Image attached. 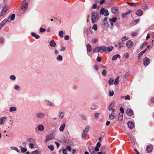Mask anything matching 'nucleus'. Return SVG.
<instances>
[{
	"instance_id": "obj_1",
	"label": "nucleus",
	"mask_w": 154,
	"mask_h": 154,
	"mask_svg": "<svg viewBox=\"0 0 154 154\" xmlns=\"http://www.w3.org/2000/svg\"><path fill=\"white\" fill-rule=\"evenodd\" d=\"M99 18L98 14L97 13L93 12L92 14L91 21L94 23L97 21Z\"/></svg>"
},
{
	"instance_id": "obj_2",
	"label": "nucleus",
	"mask_w": 154,
	"mask_h": 154,
	"mask_svg": "<svg viewBox=\"0 0 154 154\" xmlns=\"http://www.w3.org/2000/svg\"><path fill=\"white\" fill-rule=\"evenodd\" d=\"M28 5L27 3L25 1H23L22 3L21 9L23 11L26 10L27 8Z\"/></svg>"
},
{
	"instance_id": "obj_3",
	"label": "nucleus",
	"mask_w": 154,
	"mask_h": 154,
	"mask_svg": "<svg viewBox=\"0 0 154 154\" xmlns=\"http://www.w3.org/2000/svg\"><path fill=\"white\" fill-rule=\"evenodd\" d=\"M134 45L133 42L131 40H128L126 43V46L128 48H131Z\"/></svg>"
},
{
	"instance_id": "obj_4",
	"label": "nucleus",
	"mask_w": 154,
	"mask_h": 154,
	"mask_svg": "<svg viewBox=\"0 0 154 154\" xmlns=\"http://www.w3.org/2000/svg\"><path fill=\"white\" fill-rule=\"evenodd\" d=\"M100 13L101 14H103L105 16H107L109 14L108 10L105 9L104 8L101 9Z\"/></svg>"
},
{
	"instance_id": "obj_5",
	"label": "nucleus",
	"mask_w": 154,
	"mask_h": 154,
	"mask_svg": "<svg viewBox=\"0 0 154 154\" xmlns=\"http://www.w3.org/2000/svg\"><path fill=\"white\" fill-rule=\"evenodd\" d=\"M115 102L112 101L109 106V111H112V112H114L115 111V109L113 108L114 106Z\"/></svg>"
},
{
	"instance_id": "obj_6",
	"label": "nucleus",
	"mask_w": 154,
	"mask_h": 154,
	"mask_svg": "<svg viewBox=\"0 0 154 154\" xmlns=\"http://www.w3.org/2000/svg\"><path fill=\"white\" fill-rule=\"evenodd\" d=\"M143 61L144 66H146L149 64L150 60L147 57H145L143 59Z\"/></svg>"
},
{
	"instance_id": "obj_7",
	"label": "nucleus",
	"mask_w": 154,
	"mask_h": 154,
	"mask_svg": "<svg viewBox=\"0 0 154 154\" xmlns=\"http://www.w3.org/2000/svg\"><path fill=\"white\" fill-rule=\"evenodd\" d=\"M107 17H105L103 20L102 22V24L103 26V28L105 27L106 26H107L108 24V23L107 22Z\"/></svg>"
},
{
	"instance_id": "obj_8",
	"label": "nucleus",
	"mask_w": 154,
	"mask_h": 154,
	"mask_svg": "<svg viewBox=\"0 0 154 154\" xmlns=\"http://www.w3.org/2000/svg\"><path fill=\"white\" fill-rule=\"evenodd\" d=\"M54 136L52 134H50L48 135L45 140V141L47 142L49 140H52L53 139Z\"/></svg>"
},
{
	"instance_id": "obj_9",
	"label": "nucleus",
	"mask_w": 154,
	"mask_h": 154,
	"mask_svg": "<svg viewBox=\"0 0 154 154\" xmlns=\"http://www.w3.org/2000/svg\"><path fill=\"white\" fill-rule=\"evenodd\" d=\"M89 151L90 153L91 154H96L95 152L94 151V147L92 146H89L88 147Z\"/></svg>"
},
{
	"instance_id": "obj_10",
	"label": "nucleus",
	"mask_w": 154,
	"mask_h": 154,
	"mask_svg": "<svg viewBox=\"0 0 154 154\" xmlns=\"http://www.w3.org/2000/svg\"><path fill=\"white\" fill-rule=\"evenodd\" d=\"M153 147L152 145L149 144L148 145L146 148V150L147 153L151 152L152 150Z\"/></svg>"
},
{
	"instance_id": "obj_11",
	"label": "nucleus",
	"mask_w": 154,
	"mask_h": 154,
	"mask_svg": "<svg viewBox=\"0 0 154 154\" xmlns=\"http://www.w3.org/2000/svg\"><path fill=\"white\" fill-rule=\"evenodd\" d=\"M8 6L7 5H6L5 6L4 8L1 11V16H3L5 14L6 11L8 10Z\"/></svg>"
},
{
	"instance_id": "obj_12",
	"label": "nucleus",
	"mask_w": 154,
	"mask_h": 154,
	"mask_svg": "<svg viewBox=\"0 0 154 154\" xmlns=\"http://www.w3.org/2000/svg\"><path fill=\"white\" fill-rule=\"evenodd\" d=\"M128 125L129 128L132 129L134 126V124L132 122L130 121L128 122Z\"/></svg>"
},
{
	"instance_id": "obj_13",
	"label": "nucleus",
	"mask_w": 154,
	"mask_h": 154,
	"mask_svg": "<svg viewBox=\"0 0 154 154\" xmlns=\"http://www.w3.org/2000/svg\"><path fill=\"white\" fill-rule=\"evenodd\" d=\"M7 119L6 117H2L0 119V125H2L4 124L5 122Z\"/></svg>"
},
{
	"instance_id": "obj_14",
	"label": "nucleus",
	"mask_w": 154,
	"mask_h": 154,
	"mask_svg": "<svg viewBox=\"0 0 154 154\" xmlns=\"http://www.w3.org/2000/svg\"><path fill=\"white\" fill-rule=\"evenodd\" d=\"M99 52L102 53L104 51H106V47L105 46L99 47Z\"/></svg>"
},
{
	"instance_id": "obj_15",
	"label": "nucleus",
	"mask_w": 154,
	"mask_h": 154,
	"mask_svg": "<svg viewBox=\"0 0 154 154\" xmlns=\"http://www.w3.org/2000/svg\"><path fill=\"white\" fill-rule=\"evenodd\" d=\"M127 114L129 116H131L133 114V111L130 109H128L126 111Z\"/></svg>"
},
{
	"instance_id": "obj_16",
	"label": "nucleus",
	"mask_w": 154,
	"mask_h": 154,
	"mask_svg": "<svg viewBox=\"0 0 154 154\" xmlns=\"http://www.w3.org/2000/svg\"><path fill=\"white\" fill-rule=\"evenodd\" d=\"M7 20L5 19L0 23V30L7 22Z\"/></svg>"
},
{
	"instance_id": "obj_17",
	"label": "nucleus",
	"mask_w": 154,
	"mask_h": 154,
	"mask_svg": "<svg viewBox=\"0 0 154 154\" xmlns=\"http://www.w3.org/2000/svg\"><path fill=\"white\" fill-rule=\"evenodd\" d=\"M118 10V8L116 7H113L111 9V12L113 14L116 13L117 12Z\"/></svg>"
},
{
	"instance_id": "obj_18",
	"label": "nucleus",
	"mask_w": 154,
	"mask_h": 154,
	"mask_svg": "<svg viewBox=\"0 0 154 154\" xmlns=\"http://www.w3.org/2000/svg\"><path fill=\"white\" fill-rule=\"evenodd\" d=\"M87 52H90L92 51V47L91 46L90 44H88L86 45Z\"/></svg>"
},
{
	"instance_id": "obj_19",
	"label": "nucleus",
	"mask_w": 154,
	"mask_h": 154,
	"mask_svg": "<svg viewBox=\"0 0 154 154\" xmlns=\"http://www.w3.org/2000/svg\"><path fill=\"white\" fill-rule=\"evenodd\" d=\"M136 14L138 16H141L143 14V11L141 10H138L136 12Z\"/></svg>"
},
{
	"instance_id": "obj_20",
	"label": "nucleus",
	"mask_w": 154,
	"mask_h": 154,
	"mask_svg": "<svg viewBox=\"0 0 154 154\" xmlns=\"http://www.w3.org/2000/svg\"><path fill=\"white\" fill-rule=\"evenodd\" d=\"M37 117L39 119L43 118L44 116V114L42 113H38L37 114Z\"/></svg>"
},
{
	"instance_id": "obj_21",
	"label": "nucleus",
	"mask_w": 154,
	"mask_h": 154,
	"mask_svg": "<svg viewBox=\"0 0 154 154\" xmlns=\"http://www.w3.org/2000/svg\"><path fill=\"white\" fill-rule=\"evenodd\" d=\"M65 126L66 125L64 123H63L62 125H61L59 128L60 131L61 132L63 131L64 130Z\"/></svg>"
},
{
	"instance_id": "obj_22",
	"label": "nucleus",
	"mask_w": 154,
	"mask_h": 154,
	"mask_svg": "<svg viewBox=\"0 0 154 154\" xmlns=\"http://www.w3.org/2000/svg\"><path fill=\"white\" fill-rule=\"evenodd\" d=\"M119 76H118L115 80L114 84L116 85H117L119 84Z\"/></svg>"
},
{
	"instance_id": "obj_23",
	"label": "nucleus",
	"mask_w": 154,
	"mask_h": 154,
	"mask_svg": "<svg viewBox=\"0 0 154 154\" xmlns=\"http://www.w3.org/2000/svg\"><path fill=\"white\" fill-rule=\"evenodd\" d=\"M113 113V112H112L109 115V118L111 119H114L116 116L115 114Z\"/></svg>"
},
{
	"instance_id": "obj_24",
	"label": "nucleus",
	"mask_w": 154,
	"mask_h": 154,
	"mask_svg": "<svg viewBox=\"0 0 154 154\" xmlns=\"http://www.w3.org/2000/svg\"><path fill=\"white\" fill-rule=\"evenodd\" d=\"M38 130L41 131H43L44 129V127L43 125H39L38 127Z\"/></svg>"
},
{
	"instance_id": "obj_25",
	"label": "nucleus",
	"mask_w": 154,
	"mask_h": 154,
	"mask_svg": "<svg viewBox=\"0 0 154 154\" xmlns=\"http://www.w3.org/2000/svg\"><path fill=\"white\" fill-rule=\"evenodd\" d=\"M56 45V43L55 41L53 40H52L50 42V46L51 47H54Z\"/></svg>"
},
{
	"instance_id": "obj_26",
	"label": "nucleus",
	"mask_w": 154,
	"mask_h": 154,
	"mask_svg": "<svg viewBox=\"0 0 154 154\" xmlns=\"http://www.w3.org/2000/svg\"><path fill=\"white\" fill-rule=\"evenodd\" d=\"M120 56L119 54H117L112 57V60H115L117 58H120Z\"/></svg>"
},
{
	"instance_id": "obj_27",
	"label": "nucleus",
	"mask_w": 154,
	"mask_h": 154,
	"mask_svg": "<svg viewBox=\"0 0 154 154\" xmlns=\"http://www.w3.org/2000/svg\"><path fill=\"white\" fill-rule=\"evenodd\" d=\"M131 10H130L126 13L123 14H122V18H123L125 17L126 15L127 14H130L131 13Z\"/></svg>"
},
{
	"instance_id": "obj_28",
	"label": "nucleus",
	"mask_w": 154,
	"mask_h": 154,
	"mask_svg": "<svg viewBox=\"0 0 154 154\" xmlns=\"http://www.w3.org/2000/svg\"><path fill=\"white\" fill-rule=\"evenodd\" d=\"M146 50V49L144 50L141 52L138 55V58H140V57L143 55V54L145 52Z\"/></svg>"
},
{
	"instance_id": "obj_29",
	"label": "nucleus",
	"mask_w": 154,
	"mask_h": 154,
	"mask_svg": "<svg viewBox=\"0 0 154 154\" xmlns=\"http://www.w3.org/2000/svg\"><path fill=\"white\" fill-rule=\"evenodd\" d=\"M89 128L90 127L89 126H86L84 130H83V132L87 133L89 131Z\"/></svg>"
},
{
	"instance_id": "obj_30",
	"label": "nucleus",
	"mask_w": 154,
	"mask_h": 154,
	"mask_svg": "<svg viewBox=\"0 0 154 154\" xmlns=\"http://www.w3.org/2000/svg\"><path fill=\"white\" fill-rule=\"evenodd\" d=\"M123 118V113H120L119 116L118 120L119 121H121L122 120Z\"/></svg>"
},
{
	"instance_id": "obj_31",
	"label": "nucleus",
	"mask_w": 154,
	"mask_h": 154,
	"mask_svg": "<svg viewBox=\"0 0 154 154\" xmlns=\"http://www.w3.org/2000/svg\"><path fill=\"white\" fill-rule=\"evenodd\" d=\"M114 47L113 46H110V47H106V51H108L109 52H111L113 49V48Z\"/></svg>"
},
{
	"instance_id": "obj_32",
	"label": "nucleus",
	"mask_w": 154,
	"mask_h": 154,
	"mask_svg": "<svg viewBox=\"0 0 154 154\" xmlns=\"http://www.w3.org/2000/svg\"><path fill=\"white\" fill-rule=\"evenodd\" d=\"M99 47H96L93 49V53L99 52Z\"/></svg>"
},
{
	"instance_id": "obj_33",
	"label": "nucleus",
	"mask_w": 154,
	"mask_h": 154,
	"mask_svg": "<svg viewBox=\"0 0 154 154\" xmlns=\"http://www.w3.org/2000/svg\"><path fill=\"white\" fill-rule=\"evenodd\" d=\"M138 34L137 32H131V35L132 37L136 36Z\"/></svg>"
},
{
	"instance_id": "obj_34",
	"label": "nucleus",
	"mask_w": 154,
	"mask_h": 154,
	"mask_svg": "<svg viewBox=\"0 0 154 154\" xmlns=\"http://www.w3.org/2000/svg\"><path fill=\"white\" fill-rule=\"evenodd\" d=\"M117 19L116 17H114L111 19L109 18V20L110 22H113V23H115L116 22V21Z\"/></svg>"
},
{
	"instance_id": "obj_35",
	"label": "nucleus",
	"mask_w": 154,
	"mask_h": 154,
	"mask_svg": "<svg viewBox=\"0 0 154 154\" xmlns=\"http://www.w3.org/2000/svg\"><path fill=\"white\" fill-rule=\"evenodd\" d=\"M31 35L33 36L34 37L38 39L40 37L39 35H38L35 34V33L32 32L31 33Z\"/></svg>"
},
{
	"instance_id": "obj_36",
	"label": "nucleus",
	"mask_w": 154,
	"mask_h": 154,
	"mask_svg": "<svg viewBox=\"0 0 154 154\" xmlns=\"http://www.w3.org/2000/svg\"><path fill=\"white\" fill-rule=\"evenodd\" d=\"M28 140L29 141L30 143H32L33 144L35 143V141L33 138H29Z\"/></svg>"
},
{
	"instance_id": "obj_37",
	"label": "nucleus",
	"mask_w": 154,
	"mask_h": 154,
	"mask_svg": "<svg viewBox=\"0 0 154 154\" xmlns=\"http://www.w3.org/2000/svg\"><path fill=\"white\" fill-rule=\"evenodd\" d=\"M114 79L112 78H110L109 81V84L110 85H112L113 84V82Z\"/></svg>"
},
{
	"instance_id": "obj_38",
	"label": "nucleus",
	"mask_w": 154,
	"mask_h": 154,
	"mask_svg": "<svg viewBox=\"0 0 154 154\" xmlns=\"http://www.w3.org/2000/svg\"><path fill=\"white\" fill-rule=\"evenodd\" d=\"M16 108L15 107H11L10 108L9 111L11 112H12L13 111H16Z\"/></svg>"
},
{
	"instance_id": "obj_39",
	"label": "nucleus",
	"mask_w": 154,
	"mask_h": 154,
	"mask_svg": "<svg viewBox=\"0 0 154 154\" xmlns=\"http://www.w3.org/2000/svg\"><path fill=\"white\" fill-rule=\"evenodd\" d=\"M32 154H40V152L38 150H36L32 152Z\"/></svg>"
},
{
	"instance_id": "obj_40",
	"label": "nucleus",
	"mask_w": 154,
	"mask_h": 154,
	"mask_svg": "<svg viewBox=\"0 0 154 154\" xmlns=\"http://www.w3.org/2000/svg\"><path fill=\"white\" fill-rule=\"evenodd\" d=\"M131 74V72L130 71L127 72L124 76V78H127L129 77Z\"/></svg>"
},
{
	"instance_id": "obj_41",
	"label": "nucleus",
	"mask_w": 154,
	"mask_h": 154,
	"mask_svg": "<svg viewBox=\"0 0 154 154\" xmlns=\"http://www.w3.org/2000/svg\"><path fill=\"white\" fill-rule=\"evenodd\" d=\"M64 116V113L63 112H60L59 116V118L60 119H61L63 118Z\"/></svg>"
},
{
	"instance_id": "obj_42",
	"label": "nucleus",
	"mask_w": 154,
	"mask_h": 154,
	"mask_svg": "<svg viewBox=\"0 0 154 154\" xmlns=\"http://www.w3.org/2000/svg\"><path fill=\"white\" fill-rule=\"evenodd\" d=\"M87 133L83 132L82 134V137L83 139H85L87 136Z\"/></svg>"
},
{
	"instance_id": "obj_43",
	"label": "nucleus",
	"mask_w": 154,
	"mask_h": 154,
	"mask_svg": "<svg viewBox=\"0 0 154 154\" xmlns=\"http://www.w3.org/2000/svg\"><path fill=\"white\" fill-rule=\"evenodd\" d=\"M49 149L51 151H53L54 150V147L52 145L48 146Z\"/></svg>"
},
{
	"instance_id": "obj_44",
	"label": "nucleus",
	"mask_w": 154,
	"mask_h": 154,
	"mask_svg": "<svg viewBox=\"0 0 154 154\" xmlns=\"http://www.w3.org/2000/svg\"><path fill=\"white\" fill-rule=\"evenodd\" d=\"M63 33L62 31H60L59 32V35L61 38H62L63 36Z\"/></svg>"
},
{
	"instance_id": "obj_45",
	"label": "nucleus",
	"mask_w": 154,
	"mask_h": 154,
	"mask_svg": "<svg viewBox=\"0 0 154 154\" xmlns=\"http://www.w3.org/2000/svg\"><path fill=\"white\" fill-rule=\"evenodd\" d=\"M128 5L131 6H137V4L136 3H130L128 2Z\"/></svg>"
},
{
	"instance_id": "obj_46",
	"label": "nucleus",
	"mask_w": 154,
	"mask_h": 154,
	"mask_svg": "<svg viewBox=\"0 0 154 154\" xmlns=\"http://www.w3.org/2000/svg\"><path fill=\"white\" fill-rule=\"evenodd\" d=\"M107 74V72L106 70L103 69L102 72V75L103 76H105Z\"/></svg>"
},
{
	"instance_id": "obj_47",
	"label": "nucleus",
	"mask_w": 154,
	"mask_h": 154,
	"mask_svg": "<svg viewBox=\"0 0 154 154\" xmlns=\"http://www.w3.org/2000/svg\"><path fill=\"white\" fill-rule=\"evenodd\" d=\"M129 38L126 37L125 36H124L122 38V42H124L125 41L128 39Z\"/></svg>"
},
{
	"instance_id": "obj_48",
	"label": "nucleus",
	"mask_w": 154,
	"mask_h": 154,
	"mask_svg": "<svg viewBox=\"0 0 154 154\" xmlns=\"http://www.w3.org/2000/svg\"><path fill=\"white\" fill-rule=\"evenodd\" d=\"M119 47L118 48L120 49L121 47H123V43L119 42L118 43Z\"/></svg>"
},
{
	"instance_id": "obj_49",
	"label": "nucleus",
	"mask_w": 154,
	"mask_h": 154,
	"mask_svg": "<svg viewBox=\"0 0 154 154\" xmlns=\"http://www.w3.org/2000/svg\"><path fill=\"white\" fill-rule=\"evenodd\" d=\"M62 152L63 154H68L67 153V151L66 149H62Z\"/></svg>"
},
{
	"instance_id": "obj_50",
	"label": "nucleus",
	"mask_w": 154,
	"mask_h": 154,
	"mask_svg": "<svg viewBox=\"0 0 154 154\" xmlns=\"http://www.w3.org/2000/svg\"><path fill=\"white\" fill-rule=\"evenodd\" d=\"M27 151L26 148H22L21 149V151L22 152H25Z\"/></svg>"
},
{
	"instance_id": "obj_51",
	"label": "nucleus",
	"mask_w": 154,
	"mask_h": 154,
	"mask_svg": "<svg viewBox=\"0 0 154 154\" xmlns=\"http://www.w3.org/2000/svg\"><path fill=\"white\" fill-rule=\"evenodd\" d=\"M96 31L97 29V26L96 24H94L93 25V28Z\"/></svg>"
},
{
	"instance_id": "obj_52",
	"label": "nucleus",
	"mask_w": 154,
	"mask_h": 154,
	"mask_svg": "<svg viewBox=\"0 0 154 154\" xmlns=\"http://www.w3.org/2000/svg\"><path fill=\"white\" fill-rule=\"evenodd\" d=\"M15 14H13L11 16V19L12 20H14L15 19Z\"/></svg>"
},
{
	"instance_id": "obj_53",
	"label": "nucleus",
	"mask_w": 154,
	"mask_h": 154,
	"mask_svg": "<svg viewBox=\"0 0 154 154\" xmlns=\"http://www.w3.org/2000/svg\"><path fill=\"white\" fill-rule=\"evenodd\" d=\"M12 149L15 150H16V151L18 152H19V150L16 147H12Z\"/></svg>"
},
{
	"instance_id": "obj_54",
	"label": "nucleus",
	"mask_w": 154,
	"mask_h": 154,
	"mask_svg": "<svg viewBox=\"0 0 154 154\" xmlns=\"http://www.w3.org/2000/svg\"><path fill=\"white\" fill-rule=\"evenodd\" d=\"M114 94V92L113 91H109V95L110 96H113Z\"/></svg>"
},
{
	"instance_id": "obj_55",
	"label": "nucleus",
	"mask_w": 154,
	"mask_h": 154,
	"mask_svg": "<svg viewBox=\"0 0 154 154\" xmlns=\"http://www.w3.org/2000/svg\"><path fill=\"white\" fill-rule=\"evenodd\" d=\"M57 59L59 60H61L62 59V57L61 55H59L57 57Z\"/></svg>"
},
{
	"instance_id": "obj_56",
	"label": "nucleus",
	"mask_w": 154,
	"mask_h": 154,
	"mask_svg": "<svg viewBox=\"0 0 154 154\" xmlns=\"http://www.w3.org/2000/svg\"><path fill=\"white\" fill-rule=\"evenodd\" d=\"M66 149L68 150L69 151H70L72 149L71 147L69 146H68L66 147Z\"/></svg>"
},
{
	"instance_id": "obj_57",
	"label": "nucleus",
	"mask_w": 154,
	"mask_h": 154,
	"mask_svg": "<svg viewBox=\"0 0 154 154\" xmlns=\"http://www.w3.org/2000/svg\"><path fill=\"white\" fill-rule=\"evenodd\" d=\"M46 31V29H45L42 28H40V32H45Z\"/></svg>"
},
{
	"instance_id": "obj_58",
	"label": "nucleus",
	"mask_w": 154,
	"mask_h": 154,
	"mask_svg": "<svg viewBox=\"0 0 154 154\" xmlns=\"http://www.w3.org/2000/svg\"><path fill=\"white\" fill-rule=\"evenodd\" d=\"M120 111L121 112V113H123L124 112V109L122 107H121L119 109Z\"/></svg>"
},
{
	"instance_id": "obj_59",
	"label": "nucleus",
	"mask_w": 154,
	"mask_h": 154,
	"mask_svg": "<svg viewBox=\"0 0 154 154\" xmlns=\"http://www.w3.org/2000/svg\"><path fill=\"white\" fill-rule=\"evenodd\" d=\"M125 97V100H130V97L129 95H127L126 96H124Z\"/></svg>"
},
{
	"instance_id": "obj_60",
	"label": "nucleus",
	"mask_w": 154,
	"mask_h": 154,
	"mask_svg": "<svg viewBox=\"0 0 154 154\" xmlns=\"http://www.w3.org/2000/svg\"><path fill=\"white\" fill-rule=\"evenodd\" d=\"M64 38L65 40H67L69 38V36L68 35H66L65 36Z\"/></svg>"
},
{
	"instance_id": "obj_61",
	"label": "nucleus",
	"mask_w": 154,
	"mask_h": 154,
	"mask_svg": "<svg viewBox=\"0 0 154 154\" xmlns=\"http://www.w3.org/2000/svg\"><path fill=\"white\" fill-rule=\"evenodd\" d=\"M81 117L84 120H85L86 119V117L84 115H80Z\"/></svg>"
},
{
	"instance_id": "obj_62",
	"label": "nucleus",
	"mask_w": 154,
	"mask_h": 154,
	"mask_svg": "<svg viewBox=\"0 0 154 154\" xmlns=\"http://www.w3.org/2000/svg\"><path fill=\"white\" fill-rule=\"evenodd\" d=\"M29 147L30 148H32L34 147V145L32 143H30L29 145Z\"/></svg>"
},
{
	"instance_id": "obj_63",
	"label": "nucleus",
	"mask_w": 154,
	"mask_h": 154,
	"mask_svg": "<svg viewBox=\"0 0 154 154\" xmlns=\"http://www.w3.org/2000/svg\"><path fill=\"white\" fill-rule=\"evenodd\" d=\"M15 76L14 75H12L10 76V79L12 80H14L15 79Z\"/></svg>"
},
{
	"instance_id": "obj_64",
	"label": "nucleus",
	"mask_w": 154,
	"mask_h": 154,
	"mask_svg": "<svg viewBox=\"0 0 154 154\" xmlns=\"http://www.w3.org/2000/svg\"><path fill=\"white\" fill-rule=\"evenodd\" d=\"M94 68L96 70H97L98 69V66L96 64H95L94 66Z\"/></svg>"
}]
</instances>
